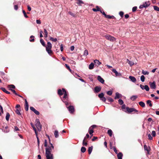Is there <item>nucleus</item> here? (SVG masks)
I'll use <instances>...</instances> for the list:
<instances>
[{"mask_svg": "<svg viewBox=\"0 0 159 159\" xmlns=\"http://www.w3.org/2000/svg\"><path fill=\"white\" fill-rule=\"evenodd\" d=\"M153 8L154 10L159 11V7L157 6H153Z\"/></svg>", "mask_w": 159, "mask_h": 159, "instance_id": "obj_44", "label": "nucleus"}, {"mask_svg": "<svg viewBox=\"0 0 159 159\" xmlns=\"http://www.w3.org/2000/svg\"><path fill=\"white\" fill-rule=\"evenodd\" d=\"M88 50L86 49H85L84 51V55L86 56L88 55Z\"/></svg>", "mask_w": 159, "mask_h": 159, "instance_id": "obj_42", "label": "nucleus"}, {"mask_svg": "<svg viewBox=\"0 0 159 159\" xmlns=\"http://www.w3.org/2000/svg\"><path fill=\"white\" fill-rule=\"evenodd\" d=\"M122 156L123 155L121 152L118 153L117 155L118 159H122Z\"/></svg>", "mask_w": 159, "mask_h": 159, "instance_id": "obj_20", "label": "nucleus"}, {"mask_svg": "<svg viewBox=\"0 0 159 159\" xmlns=\"http://www.w3.org/2000/svg\"><path fill=\"white\" fill-rule=\"evenodd\" d=\"M151 101L150 100H148L147 101V103L149 105V106L152 107V104L151 103Z\"/></svg>", "mask_w": 159, "mask_h": 159, "instance_id": "obj_45", "label": "nucleus"}, {"mask_svg": "<svg viewBox=\"0 0 159 159\" xmlns=\"http://www.w3.org/2000/svg\"><path fill=\"white\" fill-rule=\"evenodd\" d=\"M140 86L141 89H142L143 90L144 89L145 85H143L142 84H140Z\"/></svg>", "mask_w": 159, "mask_h": 159, "instance_id": "obj_60", "label": "nucleus"}, {"mask_svg": "<svg viewBox=\"0 0 159 159\" xmlns=\"http://www.w3.org/2000/svg\"><path fill=\"white\" fill-rule=\"evenodd\" d=\"M142 73L144 75H148L149 74V73L147 71L142 70Z\"/></svg>", "mask_w": 159, "mask_h": 159, "instance_id": "obj_37", "label": "nucleus"}, {"mask_svg": "<svg viewBox=\"0 0 159 159\" xmlns=\"http://www.w3.org/2000/svg\"><path fill=\"white\" fill-rule=\"evenodd\" d=\"M63 92V94H64L63 98H66L67 96L68 93L64 89H62Z\"/></svg>", "mask_w": 159, "mask_h": 159, "instance_id": "obj_11", "label": "nucleus"}, {"mask_svg": "<svg viewBox=\"0 0 159 159\" xmlns=\"http://www.w3.org/2000/svg\"><path fill=\"white\" fill-rule=\"evenodd\" d=\"M123 14L124 13L122 11H120L119 13V15L121 17L123 16Z\"/></svg>", "mask_w": 159, "mask_h": 159, "instance_id": "obj_62", "label": "nucleus"}, {"mask_svg": "<svg viewBox=\"0 0 159 159\" xmlns=\"http://www.w3.org/2000/svg\"><path fill=\"white\" fill-rule=\"evenodd\" d=\"M96 8H98V9H96V8H93V11H100V9L98 7V6H97L96 7Z\"/></svg>", "mask_w": 159, "mask_h": 159, "instance_id": "obj_36", "label": "nucleus"}, {"mask_svg": "<svg viewBox=\"0 0 159 159\" xmlns=\"http://www.w3.org/2000/svg\"><path fill=\"white\" fill-rule=\"evenodd\" d=\"M126 111L130 113L133 111L135 112H137L138 111L136 110L134 108H129L128 107H127L126 108Z\"/></svg>", "mask_w": 159, "mask_h": 159, "instance_id": "obj_5", "label": "nucleus"}, {"mask_svg": "<svg viewBox=\"0 0 159 159\" xmlns=\"http://www.w3.org/2000/svg\"><path fill=\"white\" fill-rule=\"evenodd\" d=\"M105 17L107 18H109V19H115V17L113 16H110L109 15H105Z\"/></svg>", "mask_w": 159, "mask_h": 159, "instance_id": "obj_22", "label": "nucleus"}, {"mask_svg": "<svg viewBox=\"0 0 159 159\" xmlns=\"http://www.w3.org/2000/svg\"><path fill=\"white\" fill-rule=\"evenodd\" d=\"M94 65L93 63H91L89 66V69L90 70L93 69L94 68Z\"/></svg>", "mask_w": 159, "mask_h": 159, "instance_id": "obj_21", "label": "nucleus"}, {"mask_svg": "<svg viewBox=\"0 0 159 159\" xmlns=\"http://www.w3.org/2000/svg\"><path fill=\"white\" fill-rule=\"evenodd\" d=\"M45 154L47 159H53V154L51 153V152L46 151V152Z\"/></svg>", "mask_w": 159, "mask_h": 159, "instance_id": "obj_4", "label": "nucleus"}, {"mask_svg": "<svg viewBox=\"0 0 159 159\" xmlns=\"http://www.w3.org/2000/svg\"><path fill=\"white\" fill-rule=\"evenodd\" d=\"M104 96V94L103 93H101L100 94H98V97L100 98H101Z\"/></svg>", "mask_w": 159, "mask_h": 159, "instance_id": "obj_46", "label": "nucleus"}, {"mask_svg": "<svg viewBox=\"0 0 159 159\" xmlns=\"http://www.w3.org/2000/svg\"><path fill=\"white\" fill-rule=\"evenodd\" d=\"M104 37L107 40L111 41L114 42L116 40V39L109 34H107L104 36Z\"/></svg>", "mask_w": 159, "mask_h": 159, "instance_id": "obj_3", "label": "nucleus"}, {"mask_svg": "<svg viewBox=\"0 0 159 159\" xmlns=\"http://www.w3.org/2000/svg\"><path fill=\"white\" fill-rule=\"evenodd\" d=\"M89 134L90 135H91L93 134V131L92 129H91V127H90L89 129Z\"/></svg>", "mask_w": 159, "mask_h": 159, "instance_id": "obj_33", "label": "nucleus"}, {"mask_svg": "<svg viewBox=\"0 0 159 159\" xmlns=\"http://www.w3.org/2000/svg\"><path fill=\"white\" fill-rule=\"evenodd\" d=\"M23 12L24 14V16L26 18H28V16L27 15L26 13H25V12L24 10H23Z\"/></svg>", "mask_w": 159, "mask_h": 159, "instance_id": "obj_52", "label": "nucleus"}, {"mask_svg": "<svg viewBox=\"0 0 159 159\" xmlns=\"http://www.w3.org/2000/svg\"><path fill=\"white\" fill-rule=\"evenodd\" d=\"M100 99L101 100H102V101L103 102H105L106 101V99L104 97H103L100 98Z\"/></svg>", "mask_w": 159, "mask_h": 159, "instance_id": "obj_59", "label": "nucleus"}, {"mask_svg": "<svg viewBox=\"0 0 159 159\" xmlns=\"http://www.w3.org/2000/svg\"><path fill=\"white\" fill-rule=\"evenodd\" d=\"M8 88L10 89L11 90V89H14L15 88V86L12 84H11L8 85Z\"/></svg>", "mask_w": 159, "mask_h": 159, "instance_id": "obj_28", "label": "nucleus"}, {"mask_svg": "<svg viewBox=\"0 0 159 159\" xmlns=\"http://www.w3.org/2000/svg\"><path fill=\"white\" fill-rule=\"evenodd\" d=\"M30 109L37 115H39V112L38 111L35 110L34 107H30Z\"/></svg>", "mask_w": 159, "mask_h": 159, "instance_id": "obj_8", "label": "nucleus"}, {"mask_svg": "<svg viewBox=\"0 0 159 159\" xmlns=\"http://www.w3.org/2000/svg\"><path fill=\"white\" fill-rule=\"evenodd\" d=\"M44 32L45 33V37L47 38L48 36V33L47 30L45 29H44Z\"/></svg>", "mask_w": 159, "mask_h": 159, "instance_id": "obj_47", "label": "nucleus"}, {"mask_svg": "<svg viewBox=\"0 0 159 159\" xmlns=\"http://www.w3.org/2000/svg\"><path fill=\"white\" fill-rule=\"evenodd\" d=\"M112 71L115 74L116 76H120L121 75V74L120 73L118 72L115 69H113L112 70Z\"/></svg>", "mask_w": 159, "mask_h": 159, "instance_id": "obj_13", "label": "nucleus"}, {"mask_svg": "<svg viewBox=\"0 0 159 159\" xmlns=\"http://www.w3.org/2000/svg\"><path fill=\"white\" fill-rule=\"evenodd\" d=\"M25 110L26 111H27L29 109V105L28 104L27 101L26 99L25 100Z\"/></svg>", "mask_w": 159, "mask_h": 159, "instance_id": "obj_17", "label": "nucleus"}, {"mask_svg": "<svg viewBox=\"0 0 159 159\" xmlns=\"http://www.w3.org/2000/svg\"><path fill=\"white\" fill-rule=\"evenodd\" d=\"M16 112L18 115H20V113L19 109H17L16 110Z\"/></svg>", "mask_w": 159, "mask_h": 159, "instance_id": "obj_53", "label": "nucleus"}, {"mask_svg": "<svg viewBox=\"0 0 159 159\" xmlns=\"http://www.w3.org/2000/svg\"><path fill=\"white\" fill-rule=\"evenodd\" d=\"M112 92L111 91H109L107 92V94L109 95H111L112 94Z\"/></svg>", "mask_w": 159, "mask_h": 159, "instance_id": "obj_51", "label": "nucleus"}, {"mask_svg": "<svg viewBox=\"0 0 159 159\" xmlns=\"http://www.w3.org/2000/svg\"><path fill=\"white\" fill-rule=\"evenodd\" d=\"M152 134L153 136L155 137L156 136V133L155 131H152Z\"/></svg>", "mask_w": 159, "mask_h": 159, "instance_id": "obj_54", "label": "nucleus"}, {"mask_svg": "<svg viewBox=\"0 0 159 159\" xmlns=\"http://www.w3.org/2000/svg\"><path fill=\"white\" fill-rule=\"evenodd\" d=\"M107 133L111 137L112 135V132L111 129H109L108 130Z\"/></svg>", "mask_w": 159, "mask_h": 159, "instance_id": "obj_30", "label": "nucleus"}, {"mask_svg": "<svg viewBox=\"0 0 159 159\" xmlns=\"http://www.w3.org/2000/svg\"><path fill=\"white\" fill-rule=\"evenodd\" d=\"M145 77H144V76L143 75H142L141 76L140 79H141V81L142 82H143L144 81H145Z\"/></svg>", "mask_w": 159, "mask_h": 159, "instance_id": "obj_39", "label": "nucleus"}, {"mask_svg": "<svg viewBox=\"0 0 159 159\" xmlns=\"http://www.w3.org/2000/svg\"><path fill=\"white\" fill-rule=\"evenodd\" d=\"M86 150V148L84 147H82L81 148V152L83 153L84 152H85Z\"/></svg>", "mask_w": 159, "mask_h": 159, "instance_id": "obj_38", "label": "nucleus"}, {"mask_svg": "<svg viewBox=\"0 0 159 159\" xmlns=\"http://www.w3.org/2000/svg\"><path fill=\"white\" fill-rule=\"evenodd\" d=\"M30 38L31 39H30V42H34V36H33V35H31L30 36Z\"/></svg>", "mask_w": 159, "mask_h": 159, "instance_id": "obj_43", "label": "nucleus"}, {"mask_svg": "<svg viewBox=\"0 0 159 159\" xmlns=\"http://www.w3.org/2000/svg\"><path fill=\"white\" fill-rule=\"evenodd\" d=\"M138 96L136 95H133L130 98V99L132 101H134L137 98Z\"/></svg>", "mask_w": 159, "mask_h": 159, "instance_id": "obj_19", "label": "nucleus"}, {"mask_svg": "<svg viewBox=\"0 0 159 159\" xmlns=\"http://www.w3.org/2000/svg\"><path fill=\"white\" fill-rule=\"evenodd\" d=\"M129 78L133 82H135L136 81V80L134 77L130 76H129Z\"/></svg>", "mask_w": 159, "mask_h": 159, "instance_id": "obj_16", "label": "nucleus"}, {"mask_svg": "<svg viewBox=\"0 0 159 159\" xmlns=\"http://www.w3.org/2000/svg\"><path fill=\"white\" fill-rule=\"evenodd\" d=\"M94 62L97 66H99L101 64V63L99 62V61L98 60H94Z\"/></svg>", "mask_w": 159, "mask_h": 159, "instance_id": "obj_18", "label": "nucleus"}, {"mask_svg": "<svg viewBox=\"0 0 159 159\" xmlns=\"http://www.w3.org/2000/svg\"><path fill=\"white\" fill-rule=\"evenodd\" d=\"M97 79L102 84H103L104 82V80L99 75L98 76Z\"/></svg>", "mask_w": 159, "mask_h": 159, "instance_id": "obj_9", "label": "nucleus"}, {"mask_svg": "<svg viewBox=\"0 0 159 159\" xmlns=\"http://www.w3.org/2000/svg\"><path fill=\"white\" fill-rule=\"evenodd\" d=\"M148 137L149 139L151 140L152 139V137L151 136V135L150 134H149L148 135Z\"/></svg>", "mask_w": 159, "mask_h": 159, "instance_id": "obj_56", "label": "nucleus"}, {"mask_svg": "<svg viewBox=\"0 0 159 159\" xmlns=\"http://www.w3.org/2000/svg\"><path fill=\"white\" fill-rule=\"evenodd\" d=\"M149 84L151 89H155L156 88V85L155 82H149Z\"/></svg>", "mask_w": 159, "mask_h": 159, "instance_id": "obj_7", "label": "nucleus"}, {"mask_svg": "<svg viewBox=\"0 0 159 159\" xmlns=\"http://www.w3.org/2000/svg\"><path fill=\"white\" fill-rule=\"evenodd\" d=\"M77 1L78 4H79L80 5H81L83 3V1L81 0H78Z\"/></svg>", "mask_w": 159, "mask_h": 159, "instance_id": "obj_49", "label": "nucleus"}, {"mask_svg": "<svg viewBox=\"0 0 159 159\" xmlns=\"http://www.w3.org/2000/svg\"><path fill=\"white\" fill-rule=\"evenodd\" d=\"M10 116V114L8 112H7L6 114V119L7 121H8L9 120Z\"/></svg>", "mask_w": 159, "mask_h": 159, "instance_id": "obj_32", "label": "nucleus"}, {"mask_svg": "<svg viewBox=\"0 0 159 159\" xmlns=\"http://www.w3.org/2000/svg\"><path fill=\"white\" fill-rule=\"evenodd\" d=\"M68 13L73 17L75 16V15L74 14L72 13L70 11L68 12Z\"/></svg>", "mask_w": 159, "mask_h": 159, "instance_id": "obj_58", "label": "nucleus"}, {"mask_svg": "<svg viewBox=\"0 0 159 159\" xmlns=\"http://www.w3.org/2000/svg\"><path fill=\"white\" fill-rule=\"evenodd\" d=\"M145 6H144V5L143 4H142V5H140V7H139V8H142L143 7H145Z\"/></svg>", "mask_w": 159, "mask_h": 159, "instance_id": "obj_63", "label": "nucleus"}, {"mask_svg": "<svg viewBox=\"0 0 159 159\" xmlns=\"http://www.w3.org/2000/svg\"><path fill=\"white\" fill-rule=\"evenodd\" d=\"M54 134L56 138H58L59 136L58 131L57 130H55L54 133Z\"/></svg>", "mask_w": 159, "mask_h": 159, "instance_id": "obj_27", "label": "nucleus"}, {"mask_svg": "<svg viewBox=\"0 0 159 159\" xmlns=\"http://www.w3.org/2000/svg\"><path fill=\"white\" fill-rule=\"evenodd\" d=\"M144 89H145L146 91H148L149 90V87L147 85H145Z\"/></svg>", "mask_w": 159, "mask_h": 159, "instance_id": "obj_41", "label": "nucleus"}, {"mask_svg": "<svg viewBox=\"0 0 159 159\" xmlns=\"http://www.w3.org/2000/svg\"><path fill=\"white\" fill-rule=\"evenodd\" d=\"M86 139V137H85L83 142V146H86L87 145V143L85 142V140Z\"/></svg>", "mask_w": 159, "mask_h": 159, "instance_id": "obj_25", "label": "nucleus"}, {"mask_svg": "<svg viewBox=\"0 0 159 159\" xmlns=\"http://www.w3.org/2000/svg\"><path fill=\"white\" fill-rule=\"evenodd\" d=\"M35 125L39 131L41 130V126L39 120L38 119H36L35 120Z\"/></svg>", "mask_w": 159, "mask_h": 159, "instance_id": "obj_2", "label": "nucleus"}, {"mask_svg": "<svg viewBox=\"0 0 159 159\" xmlns=\"http://www.w3.org/2000/svg\"><path fill=\"white\" fill-rule=\"evenodd\" d=\"M144 6H145V7H148V6H149L150 4V3L149 1L148 2H144L143 4Z\"/></svg>", "mask_w": 159, "mask_h": 159, "instance_id": "obj_24", "label": "nucleus"}, {"mask_svg": "<svg viewBox=\"0 0 159 159\" xmlns=\"http://www.w3.org/2000/svg\"><path fill=\"white\" fill-rule=\"evenodd\" d=\"M127 61L128 62V64L130 66H132L134 64V63L133 61H129L128 59H127Z\"/></svg>", "mask_w": 159, "mask_h": 159, "instance_id": "obj_31", "label": "nucleus"}, {"mask_svg": "<svg viewBox=\"0 0 159 159\" xmlns=\"http://www.w3.org/2000/svg\"><path fill=\"white\" fill-rule=\"evenodd\" d=\"M68 108V109L69 111L71 113H72L74 112V109L73 106H70Z\"/></svg>", "mask_w": 159, "mask_h": 159, "instance_id": "obj_14", "label": "nucleus"}, {"mask_svg": "<svg viewBox=\"0 0 159 159\" xmlns=\"http://www.w3.org/2000/svg\"><path fill=\"white\" fill-rule=\"evenodd\" d=\"M65 66L70 71H71V70L70 68V67L66 64H65Z\"/></svg>", "mask_w": 159, "mask_h": 159, "instance_id": "obj_55", "label": "nucleus"}, {"mask_svg": "<svg viewBox=\"0 0 159 159\" xmlns=\"http://www.w3.org/2000/svg\"><path fill=\"white\" fill-rule=\"evenodd\" d=\"M1 89L3 91L5 92V93H7V94H9L10 92H8L6 90V89L4 88H1Z\"/></svg>", "mask_w": 159, "mask_h": 159, "instance_id": "obj_34", "label": "nucleus"}, {"mask_svg": "<svg viewBox=\"0 0 159 159\" xmlns=\"http://www.w3.org/2000/svg\"><path fill=\"white\" fill-rule=\"evenodd\" d=\"M54 149V147L52 143H51L50 146L47 147L46 148V152H51L52 149Z\"/></svg>", "mask_w": 159, "mask_h": 159, "instance_id": "obj_6", "label": "nucleus"}, {"mask_svg": "<svg viewBox=\"0 0 159 159\" xmlns=\"http://www.w3.org/2000/svg\"><path fill=\"white\" fill-rule=\"evenodd\" d=\"M50 40H51L52 41L54 42L57 41V39L53 38L52 37H50Z\"/></svg>", "mask_w": 159, "mask_h": 159, "instance_id": "obj_40", "label": "nucleus"}, {"mask_svg": "<svg viewBox=\"0 0 159 159\" xmlns=\"http://www.w3.org/2000/svg\"><path fill=\"white\" fill-rule=\"evenodd\" d=\"M137 9V7H134L132 8V11L133 12L135 11Z\"/></svg>", "mask_w": 159, "mask_h": 159, "instance_id": "obj_57", "label": "nucleus"}, {"mask_svg": "<svg viewBox=\"0 0 159 159\" xmlns=\"http://www.w3.org/2000/svg\"><path fill=\"white\" fill-rule=\"evenodd\" d=\"M92 150H93V147L92 146H91V147H89V148L88 151L89 153V154H90L92 152Z\"/></svg>", "mask_w": 159, "mask_h": 159, "instance_id": "obj_29", "label": "nucleus"}, {"mask_svg": "<svg viewBox=\"0 0 159 159\" xmlns=\"http://www.w3.org/2000/svg\"><path fill=\"white\" fill-rule=\"evenodd\" d=\"M122 97V95L119 93H116V96L115 97V99H116L117 98H121Z\"/></svg>", "mask_w": 159, "mask_h": 159, "instance_id": "obj_15", "label": "nucleus"}, {"mask_svg": "<svg viewBox=\"0 0 159 159\" xmlns=\"http://www.w3.org/2000/svg\"><path fill=\"white\" fill-rule=\"evenodd\" d=\"M36 23L38 24H41V23L40 21L39 20H36Z\"/></svg>", "mask_w": 159, "mask_h": 159, "instance_id": "obj_64", "label": "nucleus"}, {"mask_svg": "<svg viewBox=\"0 0 159 159\" xmlns=\"http://www.w3.org/2000/svg\"><path fill=\"white\" fill-rule=\"evenodd\" d=\"M40 42L42 45L44 46H45V43L43 41V40L42 39H41L40 40Z\"/></svg>", "mask_w": 159, "mask_h": 159, "instance_id": "obj_35", "label": "nucleus"}, {"mask_svg": "<svg viewBox=\"0 0 159 159\" xmlns=\"http://www.w3.org/2000/svg\"><path fill=\"white\" fill-rule=\"evenodd\" d=\"M118 102L119 104L121 105L123 104L124 103L123 101L121 99H119L118 100Z\"/></svg>", "mask_w": 159, "mask_h": 159, "instance_id": "obj_48", "label": "nucleus"}, {"mask_svg": "<svg viewBox=\"0 0 159 159\" xmlns=\"http://www.w3.org/2000/svg\"><path fill=\"white\" fill-rule=\"evenodd\" d=\"M139 104L142 107H144L145 106V104L142 101L139 102Z\"/></svg>", "mask_w": 159, "mask_h": 159, "instance_id": "obj_26", "label": "nucleus"}, {"mask_svg": "<svg viewBox=\"0 0 159 159\" xmlns=\"http://www.w3.org/2000/svg\"><path fill=\"white\" fill-rule=\"evenodd\" d=\"M58 93L60 96L62 95L63 94L62 90L60 89H58Z\"/></svg>", "mask_w": 159, "mask_h": 159, "instance_id": "obj_23", "label": "nucleus"}, {"mask_svg": "<svg viewBox=\"0 0 159 159\" xmlns=\"http://www.w3.org/2000/svg\"><path fill=\"white\" fill-rule=\"evenodd\" d=\"M101 89V87L100 86H96L94 89V92L95 93H98L100 92Z\"/></svg>", "mask_w": 159, "mask_h": 159, "instance_id": "obj_10", "label": "nucleus"}, {"mask_svg": "<svg viewBox=\"0 0 159 159\" xmlns=\"http://www.w3.org/2000/svg\"><path fill=\"white\" fill-rule=\"evenodd\" d=\"M144 148L145 150L147 151L148 153H149L150 150V147H148L146 145H144Z\"/></svg>", "mask_w": 159, "mask_h": 159, "instance_id": "obj_12", "label": "nucleus"}, {"mask_svg": "<svg viewBox=\"0 0 159 159\" xmlns=\"http://www.w3.org/2000/svg\"><path fill=\"white\" fill-rule=\"evenodd\" d=\"M46 50L47 52L48 53L51 55V54L52 53V51L51 50L52 48V45L50 42L47 43V46H46Z\"/></svg>", "mask_w": 159, "mask_h": 159, "instance_id": "obj_1", "label": "nucleus"}, {"mask_svg": "<svg viewBox=\"0 0 159 159\" xmlns=\"http://www.w3.org/2000/svg\"><path fill=\"white\" fill-rule=\"evenodd\" d=\"M60 49L61 52H62L63 50L64 45L63 44H61L60 45Z\"/></svg>", "mask_w": 159, "mask_h": 159, "instance_id": "obj_50", "label": "nucleus"}, {"mask_svg": "<svg viewBox=\"0 0 159 159\" xmlns=\"http://www.w3.org/2000/svg\"><path fill=\"white\" fill-rule=\"evenodd\" d=\"M75 47L74 46H72L70 47V49L71 51H73Z\"/></svg>", "mask_w": 159, "mask_h": 159, "instance_id": "obj_61", "label": "nucleus"}]
</instances>
